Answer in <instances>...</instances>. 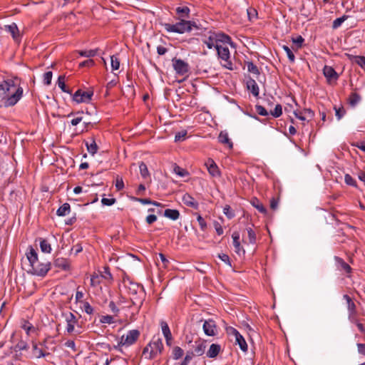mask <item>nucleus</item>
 Returning a JSON list of instances; mask_svg holds the SVG:
<instances>
[{"instance_id": "nucleus-1", "label": "nucleus", "mask_w": 365, "mask_h": 365, "mask_svg": "<svg viewBox=\"0 0 365 365\" xmlns=\"http://www.w3.org/2000/svg\"><path fill=\"white\" fill-rule=\"evenodd\" d=\"M19 79H7L0 83V98L5 107L14 106L22 97L23 88L19 85Z\"/></svg>"}, {"instance_id": "nucleus-20", "label": "nucleus", "mask_w": 365, "mask_h": 365, "mask_svg": "<svg viewBox=\"0 0 365 365\" xmlns=\"http://www.w3.org/2000/svg\"><path fill=\"white\" fill-rule=\"evenodd\" d=\"M54 265L63 270H68L70 269V262L68 259L63 257L57 258L54 260Z\"/></svg>"}, {"instance_id": "nucleus-54", "label": "nucleus", "mask_w": 365, "mask_h": 365, "mask_svg": "<svg viewBox=\"0 0 365 365\" xmlns=\"http://www.w3.org/2000/svg\"><path fill=\"white\" fill-rule=\"evenodd\" d=\"M53 73L51 71H47L43 74V83L46 86H49L51 83Z\"/></svg>"}, {"instance_id": "nucleus-55", "label": "nucleus", "mask_w": 365, "mask_h": 365, "mask_svg": "<svg viewBox=\"0 0 365 365\" xmlns=\"http://www.w3.org/2000/svg\"><path fill=\"white\" fill-rule=\"evenodd\" d=\"M100 322L103 324H113L114 322V318L110 315L102 316L100 319Z\"/></svg>"}, {"instance_id": "nucleus-56", "label": "nucleus", "mask_w": 365, "mask_h": 365, "mask_svg": "<svg viewBox=\"0 0 365 365\" xmlns=\"http://www.w3.org/2000/svg\"><path fill=\"white\" fill-rule=\"evenodd\" d=\"M255 110L260 115L267 116L268 115L267 110L262 106L256 105Z\"/></svg>"}, {"instance_id": "nucleus-45", "label": "nucleus", "mask_w": 365, "mask_h": 365, "mask_svg": "<svg viewBox=\"0 0 365 365\" xmlns=\"http://www.w3.org/2000/svg\"><path fill=\"white\" fill-rule=\"evenodd\" d=\"M270 114L274 118H279L282 114V107L280 104H277L273 110H270Z\"/></svg>"}, {"instance_id": "nucleus-19", "label": "nucleus", "mask_w": 365, "mask_h": 365, "mask_svg": "<svg viewBox=\"0 0 365 365\" xmlns=\"http://www.w3.org/2000/svg\"><path fill=\"white\" fill-rule=\"evenodd\" d=\"M232 237L233 240V245L235 247V252L240 255L242 251V253L245 254V251L240 245V233L238 232H234L232 235Z\"/></svg>"}, {"instance_id": "nucleus-14", "label": "nucleus", "mask_w": 365, "mask_h": 365, "mask_svg": "<svg viewBox=\"0 0 365 365\" xmlns=\"http://www.w3.org/2000/svg\"><path fill=\"white\" fill-rule=\"evenodd\" d=\"M182 200L183 203L185 205H187V207H192L195 210L198 209L199 203L190 194L185 193L182 196Z\"/></svg>"}, {"instance_id": "nucleus-23", "label": "nucleus", "mask_w": 365, "mask_h": 365, "mask_svg": "<svg viewBox=\"0 0 365 365\" xmlns=\"http://www.w3.org/2000/svg\"><path fill=\"white\" fill-rule=\"evenodd\" d=\"M215 38L216 40V44H220V43H231V38L223 33H215Z\"/></svg>"}, {"instance_id": "nucleus-27", "label": "nucleus", "mask_w": 365, "mask_h": 365, "mask_svg": "<svg viewBox=\"0 0 365 365\" xmlns=\"http://www.w3.org/2000/svg\"><path fill=\"white\" fill-rule=\"evenodd\" d=\"M164 216L173 220H176L180 217V212L178 210L166 209L164 212Z\"/></svg>"}, {"instance_id": "nucleus-39", "label": "nucleus", "mask_w": 365, "mask_h": 365, "mask_svg": "<svg viewBox=\"0 0 365 365\" xmlns=\"http://www.w3.org/2000/svg\"><path fill=\"white\" fill-rule=\"evenodd\" d=\"M160 327H161L162 332H163L165 338H169V336H170V335H172V334H171V331L170 330L168 323L165 321H162L160 322Z\"/></svg>"}, {"instance_id": "nucleus-44", "label": "nucleus", "mask_w": 365, "mask_h": 365, "mask_svg": "<svg viewBox=\"0 0 365 365\" xmlns=\"http://www.w3.org/2000/svg\"><path fill=\"white\" fill-rule=\"evenodd\" d=\"M139 168L140 175L143 178H146L150 175L148 167L145 163L141 162L139 165Z\"/></svg>"}, {"instance_id": "nucleus-52", "label": "nucleus", "mask_w": 365, "mask_h": 365, "mask_svg": "<svg viewBox=\"0 0 365 365\" xmlns=\"http://www.w3.org/2000/svg\"><path fill=\"white\" fill-rule=\"evenodd\" d=\"M282 48L286 52L289 61L294 63L295 61V56L292 50L287 46H283Z\"/></svg>"}, {"instance_id": "nucleus-2", "label": "nucleus", "mask_w": 365, "mask_h": 365, "mask_svg": "<svg viewBox=\"0 0 365 365\" xmlns=\"http://www.w3.org/2000/svg\"><path fill=\"white\" fill-rule=\"evenodd\" d=\"M31 268L27 271L29 274L44 277L51 268V263L48 260H39L37 252L30 246L26 253Z\"/></svg>"}, {"instance_id": "nucleus-28", "label": "nucleus", "mask_w": 365, "mask_h": 365, "mask_svg": "<svg viewBox=\"0 0 365 365\" xmlns=\"http://www.w3.org/2000/svg\"><path fill=\"white\" fill-rule=\"evenodd\" d=\"M173 172L181 178L187 177L189 175V173L187 170L180 167L176 163L173 165Z\"/></svg>"}, {"instance_id": "nucleus-41", "label": "nucleus", "mask_w": 365, "mask_h": 365, "mask_svg": "<svg viewBox=\"0 0 365 365\" xmlns=\"http://www.w3.org/2000/svg\"><path fill=\"white\" fill-rule=\"evenodd\" d=\"M245 64L247 65V71L250 73H252L255 74V75H259V71L257 66L256 65H255L252 62H251V61H246Z\"/></svg>"}, {"instance_id": "nucleus-42", "label": "nucleus", "mask_w": 365, "mask_h": 365, "mask_svg": "<svg viewBox=\"0 0 365 365\" xmlns=\"http://www.w3.org/2000/svg\"><path fill=\"white\" fill-rule=\"evenodd\" d=\"M98 49H91L86 51H78V53L80 56L84 57H93L97 54Z\"/></svg>"}, {"instance_id": "nucleus-64", "label": "nucleus", "mask_w": 365, "mask_h": 365, "mask_svg": "<svg viewBox=\"0 0 365 365\" xmlns=\"http://www.w3.org/2000/svg\"><path fill=\"white\" fill-rule=\"evenodd\" d=\"M83 309H84L85 312L88 314H91L93 312V308L87 302L83 303Z\"/></svg>"}, {"instance_id": "nucleus-38", "label": "nucleus", "mask_w": 365, "mask_h": 365, "mask_svg": "<svg viewBox=\"0 0 365 365\" xmlns=\"http://www.w3.org/2000/svg\"><path fill=\"white\" fill-rule=\"evenodd\" d=\"M58 86L61 88V90L67 93H71V91L67 89L66 86L65 84V76H59L58 78Z\"/></svg>"}, {"instance_id": "nucleus-62", "label": "nucleus", "mask_w": 365, "mask_h": 365, "mask_svg": "<svg viewBox=\"0 0 365 365\" xmlns=\"http://www.w3.org/2000/svg\"><path fill=\"white\" fill-rule=\"evenodd\" d=\"M115 187L117 190H121L124 187V182L122 178H119L118 176L117 177L115 182Z\"/></svg>"}, {"instance_id": "nucleus-24", "label": "nucleus", "mask_w": 365, "mask_h": 365, "mask_svg": "<svg viewBox=\"0 0 365 365\" xmlns=\"http://www.w3.org/2000/svg\"><path fill=\"white\" fill-rule=\"evenodd\" d=\"M247 86L248 90H250L255 97H258L259 87L254 79L250 78L247 82Z\"/></svg>"}, {"instance_id": "nucleus-36", "label": "nucleus", "mask_w": 365, "mask_h": 365, "mask_svg": "<svg viewBox=\"0 0 365 365\" xmlns=\"http://www.w3.org/2000/svg\"><path fill=\"white\" fill-rule=\"evenodd\" d=\"M88 151L91 154L94 155L98 150V145L93 138L91 139V143L88 142L86 143Z\"/></svg>"}, {"instance_id": "nucleus-40", "label": "nucleus", "mask_w": 365, "mask_h": 365, "mask_svg": "<svg viewBox=\"0 0 365 365\" xmlns=\"http://www.w3.org/2000/svg\"><path fill=\"white\" fill-rule=\"evenodd\" d=\"M184 354V351L180 346H175L173 349V357L175 360L180 359Z\"/></svg>"}, {"instance_id": "nucleus-51", "label": "nucleus", "mask_w": 365, "mask_h": 365, "mask_svg": "<svg viewBox=\"0 0 365 365\" xmlns=\"http://www.w3.org/2000/svg\"><path fill=\"white\" fill-rule=\"evenodd\" d=\"M111 59V67L113 70H118L120 67V60L116 56H112Z\"/></svg>"}, {"instance_id": "nucleus-17", "label": "nucleus", "mask_w": 365, "mask_h": 365, "mask_svg": "<svg viewBox=\"0 0 365 365\" xmlns=\"http://www.w3.org/2000/svg\"><path fill=\"white\" fill-rule=\"evenodd\" d=\"M133 294L134 295H138V299H137L136 297L130 298L132 304L133 305L138 306V309H140L143 305L145 293L142 290H140V292H138L137 290L133 289Z\"/></svg>"}, {"instance_id": "nucleus-63", "label": "nucleus", "mask_w": 365, "mask_h": 365, "mask_svg": "<svg viewBox=\"0 0 365 365\" xmlns=\"http://www.w3.org/2000/svg\"><path fill=\"white\" fill-rule=\"evenodd\" d=\"M94 65V61L92 59H88V60H86L83 62H81L80 64H79V67L81 68H83V67H91Z\"/></svg>"}, {"instance_id": "nucleus-61", "label": "nucleus", "mask_w": 365, "mask_h": 365, "mask_svg": "<svg viewBox=\"0 0 365 365\" xmlns=\"http://www.w3.org/2000/svg\"><path fill=\"white\" fill-rule=\"evenodd\" d=\"M115 201H116L115 198H105V197H103L101 200V203L103 205L110 206V205H113L115 202Z\"/></svg>"}, {"instance_id": "nucleus-25", "label": "nucleus", "mask_w": 365, "mask_h": 365, "mask_svg": "<svg viewBox=\"0 0 365 365\" xmlns=\"http://www.w3.org/2000/svg\"><path fill=\"white\" fill-rule=\"evenodd\" d=\"M205 341H195L193 353L195 355L202 356L205 353Z\"/></svg>"}, {"instance_id": "nucleus-33", "label": "nucleus", "mask_w": 365, "mask_h": 365, "mask_svg": "<svg viewBox=\"0 0 365 365\" xmlns=\"http://www.w3.org/2000/svg\"><path fill=\"white\" fill-rule=\"evenodd\" d=\"M252 205L261 213L266 214L267 210L262 202L257 198H253L251 201Z\"/></svg>"}, {"instance_id": "nucleus-26", "label": "nucleus", "mask_w": 365, "mask_h": 365, "mask_svg": "<svg viewBox=\"0 0 365 365\" xmlns=\"http://www.w3.org/2000/svg\"><path fill=\"white\" fill-rule=\"evenodd\" d=\"M343 298L346 300L347 304V309L349 311V314L350 313H356V307L354 302L352 299L347 294H344Z\"/></svg>"}, {"instance_id": "nucleus-7", "label": "nucleus", "mask_w": 365, "mask_h": 365, "mask_svg": "<svg viewBox=\"0 0 365 365\" xmlns=\"http://www.w3.org/2000/svg\"><path fill=\"white\" fill-rule=\"evenodd\" d=\"M173 66L175 72L179 75H184L189 71V65L182 59L173 58Z\"/></svg>"}, {"instance_id": "nucleus-11", "label": "nucleus", "mask_w": 365, "mask_h": 365, "mask_svg": "<svg viewBox=\"0 0 365 365\" xmlns=\"http://www.w3.org/2000/svg\"><path fill=\"white\" fill-rule=\"evenodd\" d=\"M63 316L67 323L66 331L68 333H72L74 331L75 325L78 323V319L71 312L64 313Z\"/></svg>"}, {"instance_id": "nucleus-30", "label": "nucleus", "mask_w": 365, "mask_h": 365, "mask_svg": "<svg viewBox=\"0 0 365 365\" xmlns=\"http://www.w3.org/2000/svg\"><path fill=\"white\" fill-rule=\"evenodd\" d=\"M21 327L26 331L27 335H29L31 332L36 331V328L27 320L22 321Z\"/></svg>"}, {"instance_id": "nucleus-34", "label": "nucleus", "mask_w": 365, "mask_h": 365, "mask_svg": "<svg viewBox=\"0 0 365 365\" xmlns=\"http://www.w3.org/2000/svg\"><path fill=\"white\" fill-rule=\"evenodd\" d=\"M236 343L240 346V348L243 351H247V344L245 338L240 334L235 337Z\"/></svg>"}, {"instance_id": "nucleus-9", "label": "nucleus", "mask_w": 365, "mask_h": 365, "mask_svg": "<svg viewBox=\"0 0 365 365\" xmlns=\"http://www.w3.org/2000/svg\"><path fill=\"white\" fill-rule=\"evenodd\" d=\"M202 328L207 336H214L217 334V326L215 322L212 319L205 320Z\"/></svg>"}, {"instance_id": "nucleus-43", "label": "nucleus", "mask_w": 365, "mask_h": 365, "mask_svg": "<svg viewBox=\"0 0 365 365\" xmlns=\"http://www.w3.org/2000/svg\"><path fill=\"white\" fill-rule=\"evenodd\" d=\"M348 18V16L344 15L341 17L336 19L332 23V29H336L339 28Z\"/></svg>"}, {"instance_id": "nucleus-32", "label": "nucleus", "mask_w": 365, "mask_h": 365, "mask_svg": "<svg viewBox=\"0 0 365 365\" xmlns=\"http://www.w3.org/2000/svg\"><path fill=\"white\" fill-rule=\"evenodd\" d=\"M360 100L361 96L358 93L353 92L350 94L348 98V102L351 107H354Z\"/></svg>"}, {"instance_id": "nucleus-15", "label": "nucleus", "mask_w": 365, "mask_h": 365, "mask_svg": "<svg viewBox=\"0 0 365 365\" xmlns=\"http://www.w3.org/2000/svg\"><path fill=\"white\" fill-rule=\"evenodd\" d=\"M32 353L34 357L39 359L50 355L49 352L43 350L42 348H39L38 344L33 341L32 342Z\"/></svg>"}, {"instance_id": "nucleus-37", "label": "nucleus", "mask_w": 365, "mask_h": 365, "mask_svg": "<svg viewBox=\"0 0 365 365\" xmlns=\"http://www.w3.org/2000/svg\"><path fill=\"white\" fill-rule=\"evenodd\" d=\"M40 248L43 252L50 253L51 251V245L45 239H41L40 240Z\"/></svg>"}, {"instance_id": "nucleus-31", "label": "nucleus", "mask_w": 365, "mask_h": 365, "mask_svg": "<svg viewBox=\"0 0 365 365\" xmlns=\"http://www.w3.org/2000/svg\"><path fill=\"white\" fill-rule=\"evenodd\" d=\"M71 211L70 205L67 202L62 205L56 211V214L58 216H66Z\"/></svg>"}, {"instance_id": "nucleus-46", "label": "nucleus", "mask_w": 365, "mask_h": 365, "mask_svg": "<svg viewBox=\"0 0 365 365\" xmlns=\"http://www.w3.org/2000/svg\"><path fill=\"white\" fill-rule=\"evenodd\" d=\"M29 349V345L28 344L24 341H22L21 340L20 341H19L15 347H14V350L16 351H23V350H27Z\"/></svg>"}, {"instance_id": "nucleus-60", "label": "nucleus", "mask_w": 365, "mask_h": 365, "mask_svg": "<svg viewBox=\"0 0 365 365\" xmlns=\"http://www.w3.org/2000/svg\"><path fill=\"white\" fill-rule=\"evenodd\" d=\"M334 110L336 116L337 117L338 120H340L346 113V110L343 107L339 108L334 107Z\"/></svg>"}, {"instance_id": "nucleus-5", "label": "nucleus", "mask_w": 365, "mask_h": 365, "mask_svg": "<svg viewBox=\"0 0 365 365\" xmlns=\"http://www.w3.org/2000/svg\"><path fill=\"white\" fill-rule=\"evenodd\" d=\"M140 331L137 329H132L128 331L125 335H123L117 346H115V349H120L121 346L128 347L135 343L140 336Z\"/></svg>"}, {"instance_id": "nucleus-47", "label": "nucleus", "mask_w": 365, "mask_h": 365, "mask_svg": "<svg viewBox=\"0 0 365 365\" xmlns=\"http://www.w3.org/2000/svg\"><path fill=\"white\" fill-rule=\"evenodd\" d=\"M344 181H345L346 184L348 185H350V186H352L354 187H357L356 181L349 174L345 175Z\"/></svg>"}, {"instance_id": "nucleus-29", "label": "nucleus", "mask_w": 365, "mask_h": 365, "mask_svg": "<svg viewBox=\"0 0 365 365\" xmlns=\"http://www.w3.org/2000/svg\"><path fill=\"white\" fill-rule=\"evenodd\" d=\"M5 29L11 33L14 39H16L19 36V29L15 23L10 25H6Z\"/></svg>"}, {"instance_id": "nucleus-48", "label": "nucleus", "mask_w": 365, "mask_h": 365, "mask_svg": "<svg viewBox=\"0 0 365 365\" xmlns=\"http://www.w3.org/2000/svg\"><path fill=\"white\" fill-rule=\"evenodd\" d=\"M187 134V132L185 130H181V131L177 133L175 135V142L183 141L184 140H185Z\"/></svg>"}, {"instance_id": "nucleus-6", "label": "nucleus", "mask_w": 365, "mask_h": 365, "mask_svg": "<svg viewBox=\"0 0 365 365\" xmlns=\"http://www.w3.org/2000/svg\"><path fill=\"white\" fill-rule=\"evenodd\" d=\"M215 48L217 51L219 58H220L224 61L222 66L229 70H233L232 63L230 61V53L228 47L221 44H216Z\"/></svg>"}, {"instance_id": "nucleus-13", "label": "nucleus", "mask_w": 365, "mask_h": 365, "mask_svg": "<svg viewBox=\"0 0 365 365\" xmlns=\"http://www.w3.org/2000/svg\"><path fill=\"white\" fill-rule=\"evenodd\" d=\"M175 13L178 15V20L185 19L190 18V9L187 6H178L175 9Z\"/></svg>"}, {"instance_id": "nucleus-53", "label": "nucleus", "mask_w": 365, "mask_h": 365, "mask_svg": "<svg viewBox=\"0 0 365 365\" xmlns=\"http://www.w3.org/2000/svg\"><path fill=\"white\" fill-rule=\"evenodd\" d=\"M223 212L229 219H232L235 217V212L232 210L230 205H227L224 207Z\"/></svg>"}, {"instance_id": "nucleus-16", "label": "nucleus", "mask_w": 365, "mask_h": 365, "mask_svg": "<svg viewBox=\"0 0 365 365\" xmlns=\"http://www.w3.org/2000/svg\"><path fill=\"white\" fill-rule=\"evenodd\" d=\"M334 260L337 264L338 268L344 271L346 273L349 274L351 272L352 269L342 258L335 256Z\"/></svg>"}, {"instance_id": "nucleus-18", "label": "nucleus", "mask_w": 365, "mask_h": 365, "mask_svg": "<svg viewBox=\"0 0 365 365\" xmlns=\"http://www.w3.org/2000/svg\"><path fill=\"white\" fill-rule=\"evenodd\" d=\"M346 56L350 61H354L365 71V56H354L350 53H346Z\"/></svg>"}, {"instance_id": "nucleus-49", "label": "nucleus", "mask_w": 365, "mask_h": 365, "mask_svg": "<svg viewBox=\"0 0 365 365\" xmlns=\"http://www.w3.org/2000/svg\"><path fill=\"white\" fill-rule=\"evenodd\" d=\"M247 232L248 235L249 242L251 244L256 242V235L254 230L251 227H247Z\"/></svg>"}, {"instance_id": "nucleus-35", "label": "nucleus", "mask_w": 365, "mask_h": 365, "mask_svg": "<svg viewBox=\"0 0 365 365\" xmlns=\"http://www.w3.org/2000/svg\"><path fill=\"white\" fill-rule=\"evenodd\" d=\"M214 36V32H210V36H208L207 39L204 41V43H205L207 48L210 49L212 48L213 47L215 48L216 40Z\"/></svg>"}, {"instance_id": "nucleus-10", "label": "nucleus", "mask_w": 365, "mask_h": 365, "mask_svg": "<svg viewBox=\"0 0 365 365\" xmlns=\"http://www.w3.org/2000/svg\"><path fill=\"white\" fill-rule=\"evenodd\" d=\"M205 165L207 167L209 174L212 177H213V178L220 177L221 173H220V169L212 159L208 158V160L205 162Z\"/></svg>"}, {"instance_id": "nucleus-57", "label": "nucleus", "mask_w": 365, "mask_h": 365, "mask_svg": "<svg viewBox=\"0 0 365 365\" xmlns=\"http://www.w3.org/2000/svg\"><path fill=\"white\" fill-rule=\"evenodd\" d=\"M194 353L193 351H187L186 353V355L185 356V358L183 359V360L181 361V363L184 364H186V365H188L190 361L192 360V356H194Z\"/></svg>"}, {"instance_id": "nucleus-21", "label": "nucleus", "mask_w": 365, "mask_h": 365, "mask_svg": "<svg viewBox=\"0 0 365 365\" xmlns=\"http://www.w3.org/2000/svg\"><path fill=\"white\" fill-rule=\"evenodd\" d=\"M219 142L222 144L226 145L230 149L233 148V143L229 138L228 134L225 131H221L218 136Z\"/></svg>"}, {"instance_id": "nucleus-4", "label": "nucleus", "mask_w": 365, "mask_h": 365, "mask_svg": "<svg viewBox=\"0 0 365 365\" xmlns=\"http://www.w3.org/2000/svg\"><path fill=\"white\" fill-rule=\"evenodd\" d=\"M163 350L162 339L154 336L143 350V355L148 359H153L160 354Z\"/></svg>"}, {"instance_id": "nucleus-59", "label": "nucleus", "mask_w": 365, "mask_h": 365, "mask_svg": "<svg viewBox=\"0 0 365 365\" xmlns=\"http://www.w3.org/2000/svg\"><path fill=\"white\" fill-rule=\"evenodd\" d=\"M197 220L199 223V225L202 231H205L207 228V223L205 219L200 215H198L197 217Z\"/></svg>"}, {"instance_id": "nucleus-12", "label": "nucleus", "mask_w": 365, "mask_h": 365, "mask_svg": "<svg viewBox=\"0 0 365 365\" xmlns=\"http://www.w3.org/2000/svg\"><path fill=\"white\" fill-rule=\"evenodd\" d=\"M323 73L327 78L328 83H331L332 81H336L339 78L338 73L335 70L329 66H325L323 68Z\"/></svg>"}, {"instance_id": "nucleus-22", "label": "nucleus", "mask_w": 365, "mask_h": 365, "mask_svg": "<svg viewBox=\"0 0 365 365\" xmlns=\"http://www.w3.org/2000/svg\"><path fill=\"white\" fill-rule=\"evenodd\" d=\"M221 351V346L217 344H212L207 351V356L209 358H215Z\"/></svg>"}, {"instance_id": "nucleus-3", "label": "nucleus", "mask_w": 365, "mask_h": 365, "mask_svg": "<svg viewBox=\"0 0 365 365\" xmlns=\"http://www.w3.org/2000/svg\"><path fill=\"white\" fill-rule=\"evenodd\" d=\"M161 26L168 33L180 34L189 33L192 31V28L198 29L195 21L185 19L178 20L175 24L162 23Z\"/></svg>"}, {"instance_id": "nucleus-50", "label": "nucleus", "mask_w": 365, "mask_h": 365, "mask_svg": "<svg viewBox=\"0 0 365 365\" xmlns=\"http://www.w3.org/2000/svg\"><path fill=\"white\" fill-rule=\"evenodd\" d=\"M303 111V113H304V115L305 117H307V120H311L314 118V112L310 109V108H304L302 110Z\"/></svg>"}, {"instance_id": "nucleus-8", "label": "nucleus", "mask_w": 365, "mask_h": 365, "mask_svg": "<svg viewBox=\"0 0 365 365\" xmlns=\"http://www.w3.org/2000/svg\"><path fill=\"white\" fill-rule=\"evenodd\" d=\"M93 95L92 91H82L78 89L73 95V99L77 103L89 102Z\"/></svg>"}, {"instance_id": "nucleus-58", "label": "nucleus", "mask_w": 365, "mask_h": 365, "mask_svg": "<svg viewBox=\"0 0 365 365\" xmlns=\"http://www.w3.org/2000/svg\"><path fill=\"white\" fill-rule=\"evenodd\" d=\"M218 257L224 262L226 264L232 267L230 257L227 254L221 253L218 255Z\"/></svg>"}]
</instances>
